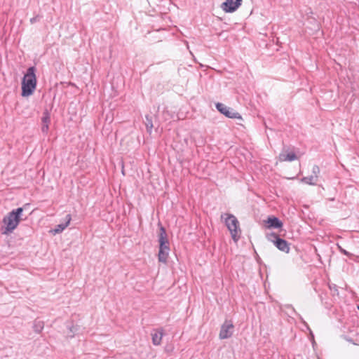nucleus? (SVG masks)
I'll return each mask as SVG.
<instances>
[{
	"instance_id": "f03ea898",
	"label": "nucleus",
	"mask_w": 359,
	"mask_h": 359,
	"mask_svg": "<svg viewBox=\"0 0 359 359\" xmlns=\"http://www.w3.org/2000/svg\"><path fill=\"white\" fill-rule=\"evenodd\" d=\"M23 212V208H18L8 212L3 219V223L5 229L3 231L4 234H8L18 226Z\"/></svg>"
},
{
	"instance_id": "ddd939ff",
	"label": "nucleus",
	"mask_w": 359,
	"mask_h": 359,
	"mask_svg": "<svg viewBox=\"0 0 359 359\" xmlns=\"http://www.w3.org/2000/svg\"><path fill=\"white\" fill-rule=\"evenodd\" d=\"M33 330L34 331L37 333V334H39L41 332V331L43 330V327H44V322L41 320H38V319H36L34 322H33Z\"/></svg>"
},
{
	"instance_id": "4468645a",
	"label": "nucleus",
	"mask_w": 359,
	"mask_h": 359,
	"mask_svg": "<svg viewBox=\"0 0 359 359\" xmlns=\"http://www.w3.org/2000/svg\"><path fill=\"white\" fill-rule=\"evenodd\" d=\"M297 158V155L294 152L280 154V160L282 161H293Z\"/></svg>"
},
{
	"instance_id": "f3484780",
	"label": "nucleus",
	"mask_w": 359,
	"mask_h": 359,
	"mask_svg": "<svg viewBox=\"0 0 359 359\" xmlns=\"http://www.w3.org/2000/svg\"><path fill=\"white\" fill-rule=\"evenodd\" d=\"M145 118H146V123H145V125H146V127H147V131L151 133V130L153 128V123H152V118L149 115H147L145 116Z\"/></svg>"
},
{
	"instance_id": "2eb2a0df",
	"label": "nucleus",
	"mask_w": 359,
	"mask_h": 359,
	"mask_svg": "<svg viewBox=\"0 0 359 359\" xmlns=\"http://www.w3.org/2000/svg\"><path fill=\"white\" fill-rule=\"evenodd\" d=\"M302 182L309 185H316L317 184L318 179L316 176L310 175L303 177L302 179Z\"/></svg>"
},
{
	"instance_id": "9b49d317",
	"label": "nucleus",
	"mask_w": 359,
	"mask_h": 359,
	"mask_svg": "<svg viewBox=\"0 0 359 359\" xmlns=\"http://www.w3.org/2000/svg\"><path fill=\"white\" fill-rule=\"evenodd\" d=\"M72 219L71 215L69 214L67 215L65 217L66 222L63 224H60L55 226L54 229H52L50 231L54 234H57L59 233H61L64 229L67 227L69 224L70 223V221Z\"/></svg>"
},
{
	"instance_id": "423d86ee",
	"label": "nucleus",
	"mask_w": 359,
	"mask_h": 359,
	"mask_svg": "<svg viewBox=\"0 0 359 359\" xmlns=\"http://www.w3.org/2000/svg\"><path fill=\"white\" fill-rule=\"evenodd\" d=\"M216 108L221 114H224L228 118L242 119V117L239 113L235 111L233 109L226 106L223 103H217Z\"/></svg>"
},
{
	"instance_id": "0eeeda50",
	"label": "nucleus",
	"mask_w": 359,
	"mask_h": 359,
	"mask_svg": "<svg viewBox=\"0 0 359 359\" xmlns=\"http://www.w3.org/2000/svg\"><path fill=\"white\" fill-rule=\"evenodd\" d=\"M234 325L231 320H226L221 327L219 338L221 339H228L233 335Z\"/></svg>"
},
{
	"instance_id": "dca6fc26",
	"label": "nucleus",
	"mask_w": 359,
	"mask_h": 359,
	"mask_svg": "<svg viewBox=\"0 0 359 359\" xmlns=\"http://www.w3.org/2000/svg\"><path fill=\"white\" fill-rule=\"evenodd\" d=\"M67 329L69 330L67 337L71 338L74 337L76 332L79 330L78 326L74 325H67Z\"/></svg>"
},
{
	"instance_id": "aec40b11",
	"label": "nucleus",
	"mask_w": 359,
	"mask_h": 359,
	"mask_svg": "<svg viewBox=\"0 0 359 359\" xmlns=\"http://www.w3.org/2000/svg\"><path fill=\"white\" fill-rule=\"evenodd\" d=\"M344 338H345V339H346L348 342H349V343H351V344H354V345H356V344H355V343L353 341V340L351 338L348 337H345Z\"/></svg>"
},
{
	"instance_id": "1a4fd4ad",
	"label": "nucleus",
	"mask_w": 359,
	"mask_h": 359,
	"mask_svg": "<svg viewBox=\"0 0 359 359\" xmlns=\"http://www.w3.org/2000/svg\"><path fill=\"white\" fill-rule=\"evenodd\" d=\"M265 222L266 224V227L268 229H279L283 226V222L274 216L269 217Z\"/></svg>"
},
{
	"instance_id": "39448f33",
	"label": "nucleus",
	"mask_w": 359,
	"mask_h": 359,
	"mask_svg": "<svg viewBox=\"0 0 359 359\" xmlns=\"http://www.w3.org/2000/svg\"><path fill=\"white\" fill-rule=\"evenodd\" d=\"M268 241L273 243L276 247L280 251L288 253L290 252V245L288 242L281 238L276 233L267 234Z\"/></svg>"
},
{
	"instance_id": "4be33fe9",
	"label": "nucleus",
	"mask_w": 359,
	"mask_h": 359,
	"mask_svg": "<svg viewBox=\"0 0 359 359\" xmlns=\"http://www.w3.org/2000/svg\"><path fill=\"white\" fill-rule=\"evenodd\" d=\"M358 309H359V306H358Z\"/></svg>"
},
{
	"instance_id": "7ed1b4c3",
	"label": "nucleus",
	"mask_w": 359,
	"mask_h": 359,
	"mask_svg": "<svg viewBox=\"0 0 359 359\" xmlns=\"http://www.w3.org/2000/svg\"><path fill=\"white\" fill-rule=\"evenodd\" d=\"M159 251L158 255V259L160 262L165 264L167 262V259L170 252V244L165 229L162 225H161V224H159Z\"/></svg>"
},
{
	"instance_id": "a211bd4d",
	"label": "nucleus",
	"mask_w": 359,
	"mask_h": 359,
	"mask_svg": "<svg viewBox=\"0 0 359 359\" xmlns=\"http://www.w3.org/2000/svg\"><path fill=\"white\" fill-rule=\"evenodd\" d=\"M312 173L313 174L311 175L316 176L317 179L318 178V175L320 173V168L318 165H313V167L312 168Z\"/></svg>"
},
{
	"instance_id": "20e7f679",
	"label": "nucleus",
	"mask_w": 359,
	"mask_h": 359,
	"mask_svg": "<svg viewBox=\"0 0 359 359\" xmlns=\"http://www.w3.org/2000/svg\"><path fill=\"white\" fill-rule=\"evenodd\" d=\"M221 219H224L225 225L230 231L232 239L237 242L241 238V230L239 227V222L232 214H222Z\"/></svg>"
},
{
	"instance_id": "f8f14e48",
	"label": "nucleus",
	"mask_w": 359,
	"mask_h": 359,
	"mask_svg": "<svg viewBox=\"0 0 359 359\" xmlns=\"http://www.w3.org/2000/svg\"><path fill=\"white\" fill-rule=\"evenodd\" d=\"M163 335V329L155 330L154 332L151 333L152 343L155 346L160 345L161 343L162 337Z\"/></svg>"
},
{
	"instance_id": "f257e3e1",
	"label": "nucleus",
	"mask_w": 359,
	"mask_h": 359,
	"mask_svg": "<svg viewBox=\"0 0 359 359\" xmlns=\"http://www.w3.org/2000/svg\"><path fill=\"white\" fill-rule=\"evenodd\" d=\"M36 69L34 67H30L27 69L22 81V96L27 97L31 95L36 86V78L35 75Z\"/></svg>"
},
{
	"instance_id": "6e6552de",
	"label": "nucleus",
	"mask_w": 359,
	"mask_h": 359,
	"mask_svg": "<svg viewBox=\"0 0 359 359\" xmlns=\"http://www.w3.org/2000/svg\"><path fill=\"white\" fill-rule=\"evenodd\" d=\"M243 0H226L221 5L222 9L226 13L236 11L241 5Z\"/></svg>"
},
{
	"instance_id": "9d476101",
	"label": "nucleus",
	"mask_w": 359,
	"mask_h": 359,
	"mask_svg": "<svg viewBox=\"0 0 359 359\" xmlns=\"http://www.w3.org/2000/svg\"><path fill=\"white\" fill-rule=\"evenodd\" d=\"M42 127L41 130L43 133H47L49 129V123L50 122V115L49 111L46 109L43 112V116L41 118Z\"/></svg>"
},
{
	"instance_id": "6ab92c4d",
	"label": "nucleus",
	"mask_w": 359,
	"mask_h": 359,
	"mask_svg": "<svg viewBox=\"0 0 359 359\" xmlns=\"http://www.w3.org/2000/svg\"><path fill=\"white\" fill-rule=\"evenodd\" d=\"M339 250L341 253H343L344 255H346V256H348L350 258H352L353 257H354V255L350 252H348V251H346V250L343 249L341 247H339Z\"/></svg>"
},
{
	"instance_id": "412c9836",
	"label": "nucleus",
	"mask_w": 359,
	"mask_h": 359,
	"mask_svg": "<svg viewBox=\"0 0 359 359\" xmlns=\"http://www.w3.org/2000/svg\"><path fill=\"white\" fill-rule=\"evenodd\" d=\"M38 18H39V16H35V17L31 18L30 19V22L32 24H34V22H36L38 20Z\"/></svg>"
}]
</instances>
